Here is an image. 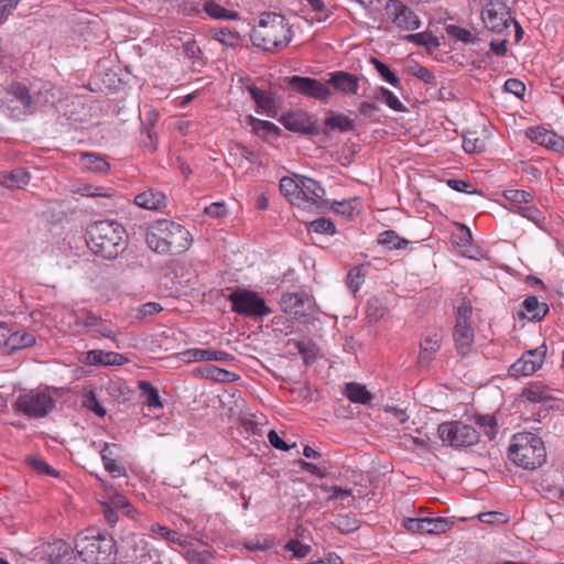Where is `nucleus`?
Masks as SVG:
<instances>
[{"label": "nucleus", "instance_id": "21", "mask_svg": "<svg viewBox=\"0 0 564 564\" xmlns=\"http://www.w3.org/2000/svg\"><path fill=\"white\" fill-rule=\"evenodd\" d=\"M3 344L11 350L22 349L35 344V336L28 332H14L9 334V329L0 327Z\"/></svg>", "mask_w": 564, "mask_h": 564}, {"label": "nucleus", "instance_id": "13", "mask_svg": "<svg viewBox=\"0 0 564 564\" xmlns=\"http://www.w3.org/2000/svg\"><path fill=\"white\" fill-rule=\"evenodd\" d=\"M299 199L303 205H297L304 209L318 210L323 207L325 200V189L313 178L301 176Z\"/></svg>", "mask_w": 564, "mask_h": 564}, {"label": "nucleus", "instance_id": "61", "mask_svg": "<svg viewBox=\"0 0 564 564\" xmlns=\"http://www.w3.org/2000/svg\"><path fill=\"white\" fill-rule=\"evenodd\" d=\"M21 0H0V15L6 21L17 9Z\"/></svg>", "mask_w": 564, "mask_h": 564}, {"label": "nucleus", "instance_id": "18", "mask_svg": "<svg viewBox=\"0 0 564 564\" xmlns=\"http://www.w3.org/2000/svg\"><path fill=\"white\" fill-rule=\"evenodd\" d=\"M328 84L345 95H355L358 91L359 79L356 75L338 70L330 74Z\"/></svg>", "mask_w": 564, "mask_h": 564}, {"label": "nucleus", "instance_id": "44", "mask_svg": "<svg viewBox=\"0 0 564 564\" xmlns=\"http://www.w3.org/2000/svg\"><path fill=\"white\" fill-rule=\"evenodd\" d=\"M446 33L451 37H454L464 43H473L476 40V36L469 30L454 24L446 26Z\"/></svg>", "mask_w": 564, "mask_h": 564}, {"label": "nucleus", "instance_id": "28", "mask_svg": "<svg viewBox=\"0 0 564 564\" xmlns=\"http://www.w3.org/2000/svg\"><path fill=\"white\" fill-rule=\"evenodd\" d=\"M204 12L212 19L215 20H238L239 13L234 10H228L215 0H205L203 4Z\"/></svg>", "mask_w": 564, "mask_h": 564}, {"label": "nucleus", "instance_id": "38", "mask_svg": "<svg viewBox=\"0 0 564 564\" xmlns=\"http://www.w3.org/2000/svg\"><path fill=\"white\" fill-rule=\"evenodd\" d=\"M463 148L467 153H478L485 150L486 143L476 131L464 134Z\"/></svg>", "mask_w": 564, "mask_h": 564}, {"label": "nucleus", "instance_id": "32", "mask_svg": "<svg viewBox=\"0 0 564 564\" xmlns=\"http://www.w3.org/2000/svg\"><path fill=\"white\" fill-rule=\"evenodd\" d=\"M300 185H301V176L297 180H293L291 177H282L280 181V191L281 193L289 198V200L294 205H303V202L299 199L300 195Z\"/></svg>", "mask_w": 564, "mask_h": 564}, {"label": "nucleus", "instance_id": "3", "mask_svg": "<svg viewBox=\"0 0 564 564\" xmlns=\"http://www.w3.org/2000/svg\"><path fill=\"white\" fill-rule=\"evenodd\" d=\"M509 458L520 467L535 469L545 462L544 444L532 433L517 434L509 446Z\"/></svg>", "mask_w": 564, "mask_h": 564}, {"label": "nucleus", "instance_id": "6", "mask_svg": "<svg viewBox=\"0 0 564 564\" xmlns=\"http://www.w3.org/2000/svg\"><path fill=\"white\" fill-rule=\"evenodd\" d=\"M232 312L246 317H263L272 313L265 301L256 292L237 289L228 295Z\"/></svg>", "mask_w": 564, "mask_h": 564}, {"label": "nucleus", "instance_id": "42", "mask_svg": "<svg viewBox=\"0 0 564 564\" xmlns=\"http://www.w3.org/2000/svg\"><path fill=\"white\" fill-rule=\"evenodd\" d=\"M203 376L212 380L228 382L231 381V377L234 375L230 371L218 368L214 365H206L203 369Z\"/></svg>", "mask_w": 564, "mask_h": 564}, {"label": "nucleus", "instance_id": "35", "mask_svg": "<svg viewBox=\"0 0 564 564\" xmlns=\"http://www.w3.org/2000/svg\"><path fill=\"white\" fill-rule=\"evenodd\" d=\"M82 405L100 417H104L107 413L106 409L100 405L94 389L84 390L82 395Z\"/></svg>", "mask_w": 564, "mask_h": 564}, {"label": "nucleus", "instance_id": "4", "mask_svg": "<svg viewBox=\"0 0 564 564\" xmlns=\"http://www.w3.org/2000/svg\"><path fill=\"white\" fill-rule=\"evenodd\" d=\"M78 556L86 564H115L116 541L111 536H78L75 544Z\"/></svg>", "mask_w": 564, "mask_h": 564}, {"label": "nucleus", "instance_id": "14", "mask_svg": "<svg viewBox=\"0 0 564 564\" xmlns=\"http://www.w3.org/2000/svg\"><path fill=\"white\" fill-rule=\"evenodd\" d=\"M289 85L293 90L318 100H326L330 96L329 88L314 78L292 76Z\"/></svg>", "mask_w": 564, "mask_h": 564}, {"label": "nucleus", "instance_id": "25", "mask_svg": "<svg viewBox=\"0 0 564 564\" xmlns=\"http://www.w3.org/2000/svg\"><path fill=\"white\" fill-rule=\"evenodd\" d=\"M308 301V296L301 293H286L281 297V307L284 313L299 315L304 313L305 303Z\"/></svg>", "mask_w": 564, "mask_h": 564}, {"label": "nucleus", "instance_id": "1", "mask_svg": "<svg viewBox=\"0 0 564 564\" xmlns=\"http://www.w3.org/2000/svg\"><path fill=\"white\" fill-rule=\"evenodd\" d=\"M87 232L89 249L104 259H116L128 246L126 230L117 221H96L89 226Z\"/></svg>", "mask_w": 564, "mask_h": 564}, {"label": "nucleus", "instance_id": "62", "mask_svg": "<svg viewBox=\"0 0 564 564\" xmlns=\"http://www.w3.org/2000/svg\"><path fill=\"white\" fill-rule=\"evenodd\" d=\"M479 521L482 523H496V522H505V514L496 511L482 512L478 514Z\"/></svg>", "mask_w": 564, "mask_h": 564}, {"label": "nucleus", "instance_id": "29", "mask_svg": "<svg viewBox=\"0 0 564 564\" xmlns=\"http://www.w3.org/2000/svg\"><path fill=\"white\" fill-rule=\"evenodd\" d=\"M148 246L158 253H167L161 220L156 221L145 237Z\"/></svg>", "mask_w": 564, "mask_h": 564}, {"label": "nucleus", "instance_id": "15", "mask_svg": "<svg viewBox=\"0 0 564 564\" xmlns=\"http://www.w3.org/2000/svg\"><path fill=\"white\" fill-rule=\"evenodd\" d=\"M285 129L301 134H317L318 128L313 118L304 111H292L280 118Z\"/></svg>", "mask_w": 564, "mask_h": 564}, {"label": "nucleus", "instance_id": "23", "mask_svg": "<svg viewBox=\"0 0 564 564\" xmlns=\"http://www.w3.org/2000/svg\"><path fill=\"white\" fill-rule=\"evenodd\" d=\"M442 338L443 337L438 332H435L424 337L420 345L421 350L419 361L421 365H429L433 360L434 355L441 348Z\"/></svg>", "mask_w": 564, "mask_h": 564}, {"label": "nucleus", "instance_id": "17", "mask_svg": "<svg viewBox=\"0 0 564 564\" xmlns=\"http://www.w3.org/2000/svg\"><path fill=\"white\" fill-rule=\"evenodd\" d=\"M528 137L538 144L555 152L564 153V138L543 128H535L528 132Z\"/></svg>", "mask_w": 564, "mask_h": 564}, {"label": "nucleus", "instance_id": "45", "mask_svg": "<svg viewBox=\"0 0 564 564\" xmlns=\"http://www.w3.org/2000/svg\"><path fill=\"white\" fill-rule=\"evenodd\" d=\"M406 41L424 46H438V40L432 32H420L406 35Z\"/></svg>", "mask_w": 564, "mask_h": 564}, {"label": "nucleus", "instance_id": "63", "mask_svg": "<svg viewBox=\"0 0 564 564\" xmlns=\"http://www.w3.org/2000/svg\"><path fill=\"white\" fill-rule=\"evenodd\" d=\"M121 540L129 547L133 549L134 552H137L141 545L145 544V542L141 538H139L135 533L132 532H129L128 534L122 536Z\"/></svg>", "mask_w": 564, "mask_h": 564}, {"label": "nucleus", "instance_id": "58", "mask_svg": "<svg viewBox=\"0 0 564 564\" xmlns=\"http://www.w3.org/2000/svg\"><path fill=\"white\" fill-rule=\"evenodd\" d=\"M29 465L40 474L56 476L55 470L43 459L32 457L28 459Z\"/></svg>", "mask_w": 564, "mask_h": 564}, {"label": "nucleus", "instance_id": "59", "mask_svg": "<svg viewBox=\"0 0 564 564\" xmlns=\"http://www.w3.org/2000/svg\"><path fill=\"white\" fill-rule=\"evenodd\" d=\"M503 87L507 93H510L517 97H521L525 91V85L517 78L507 79Z\"/></svg>", "mask_w": 564, "mask_h": 564}, {"label": "nucleus", "instance_id": "50", "mask_svg": "<svg viewBox=\"0 0 564 564\" xmlns=\"http://www.w3.org/2000/svg\"><path fill=\"white\" fill-rule=\"evenodd\" d=\"M284 549L293 553L294 558H303L311 552V546L299 540H290Z\"/></svg>", "mask_w": 564, "mask_h": 564}, {"label": "nucleus", "instance_id": "2", "mask_svg": "<svg viewBox=\"0 0 564 564\" xmlns=\"http://www.w3.org/2000/svg\"><path fill=\"white\" fill-rule=\"evenodd\" d=\"M250 39L254 46L273 52L285 47L291 42L292 31L284 17L267 13L252 29Z\"/></svg>", "mask_w": 564, "mask_h": 564}, {"label": "nucleus", "instance_id": "12", "mask_svg": "<svg viewBox=\"0 0 564 564\" xmlns=\"http://www.w3.org/2000/svg\"><path fill=\"white\" fill-rule=\"evenodd\" d=\"M546 346L525 351L520 359L511 365L509 373L513 377L531 376L540 369L544 362Z\"/></svg>", "mask_w": 564, "mask_h": 564}, {"label": "nucleus", "instance_id": "53", "mask_svg": "<svg viewBox=\"0 0 564 564\" xmlns=\"http://www.w3.org/2000/svg\"><path fill=\"white\" fill-rule=\"evenodd\" d=\"M513 213L519 214L523 218H527L534 224L539 225L542 220L541 212L534 206H517L516 209H511Z\"/></svg>", "mask_w": 564, "mask_h": 564}, {"label": "nucleus", "instance_id": "7", "mask_svg": "<svg viewBox=\"0 0 564 564\" xmlns=\"http://www.w3.org/2000/svg\"><path fill=\"white\" fill-rule=\"evenodd\" d=\"M437 435L448 446L462 448L478 443L479 433L475 427L462 421L441 423L437 427Z\"/></svg>", "mask_w": 564, "mask_h": 564}, {"label": "nucleus", "instance_id": "51", "mask_svg": "<svg viewBox=\"0 0 564 564\" xmlns=\"http://www.w3.org/2000/svg\"><path fill=\"white\" fill-rule=\"evenodd\" d=\"M471 313V304L464 297L456 310V324H470Z\"/></svg>", "mask_w": 564, "mask_h": 564}, {"label": "nucleus", "instance_id": "46", "mask_svg": "<svg viewBox=\"0 0 564 564\" xmlns=\"http://www.w3.org/2000/svg\"><path fill=\"white\" fill-rule=\"evenodd\" d=\"M371 62H372L375 68L377 69V72L381 75V77L387 83H389L393 87L399 86V84H400L399 78L397 77V75L393 72L390 70V68L384 63L380 62L377 58H372Z\"/></svg>", "mask_w": 564, "mask_h": 564}, {"label": "nucleus", "instance_id": "56", "mask_svg": "<svg viewBox=\"0 0 564 564\" xmlns=\"http://www.w3.org/2000/svg\"><path fill=\"white\" fill-rule=\"evenodd\" d=\"M476 424L484 430V433L489 437L495 435L496 420L491 415H478Z\"/></svg>", "mask_w": 564, "mask_h": 564}, {"label": "nucleus", "instance_id": "9", "mask_svg": "<svg viewBox=\"0 0 564 564\" xmlns=\"http://www.w3.org/2000/svg\"><path fill=\"white\" fill-rule=\"evenodd\" d=\"M485 28L495 33H501L509 26L510 12L508 7L499 0H490L481 11Z\"/></svg>", "mask_w": 564, "mask_h": 564}, {"label": "nucleus", "instance_id": "52", "mask_svg": "<svg viewBox=\"0 0 564 564\" xmlns=\"http://www.w3.org/2000/svg\"><path fill=\"white\" fill-rule=\"evenodd\" d=\"M310 227L318 234L334 235L336 232V227L330 219L327 218H318L313 220L310 224Z\"/></svg>", "mask_w": 564, "mask_h": 564}, {"label": "nucleus", "instance_id": "22", "mask_svg": "<svg viewBox=\"0 0 564 564\" xmlns=\"http://www.w3.org/2000/svg\"><path fill=\"white\" fill-rule=\"evenodd\" d=\"M30 174L22 167L0 173V185L10 189H19L30 182Z\"/></svg>", "mask_w": 564, "mask_h": 564}, {"label": "nucleus", "instance_id": "20", "mask_svg": "<svg viewBox=\"0 0 564 564\" xmlns=\"http://www.w3.org/2000/svg\"><path fill=\"white\" fill-rule=\"evenodd\" d=\"M134 204L144 209L159 210L165 206L166 197L163 192L149 188L134 197Z\"/></svg>", "mask_w": 564, "mask_h": 564}, {"label": "nucleus", "instance_id": "37", "mask_svg": "<svg viewBox=\"0 0 564 564\" xmlns=\"http://www.w3.org/2000/svg\"><path fill=\"white\" fill-rule=\"evenodd\" d=\"M375 98L384 102L390 109L394 111H404L405 107L399 98L389 89L380 87L377 89Z\"/></svg>", "mask_w": 564, "mask_h": 564}, {"label": "nucleus", "instance_id": "26", "mask_svg": "<svg viewBox=\"0 0 564 564\" xmlns=\"http://www.w3.org/2000/svg\"><path fill=\"white\" fill-rule=\"evenodd\" d=\"M80 165L83 169L95 173H106L110 169V164L105 156L93 152L80 153Z\"/></svg>", "mask_w": 564, "mask_h": 564}, {"label": "nucleus", "instance_id": "16", "mask_svg": "<svg viewBox=\"0 0 564 564\" xmlns=\"http://www.w3.org/2000/svg\"><path fill=\"white\" fill-rule=\"evenodd\" d=\"M404 527L411 533H444L449 529L451 522L445 518H409L404 520Z\"/></svg>", "mask_w": 564, "mask_h": 564}, {"label": "nucleus", "instance_id": "36", "mask_svg": "<svg viewBox=\"0 0 564 564\" xmlns=\"http://www.w3.org/2000/svg\"><path fill=\"white\" fill-rule=\"evenodd\" d=\"M139 388L144 398V403L149 408L160 409L162 408V402L159 395L158 390L148 381H140Z\"/></svg>", "mask_w": 564, "mask_h": 564}, {"label": "nucleus", "instance_id": "24", "mask_svg": "<svg viewBox=\"0 0 564 564\" xmlns=\"http://www.w3.org/2000/svg\"><path fill=\"white\" fill-rule=\"evenodd\" d=\"M453 336L458 352L462 356H466L474 340V332L470 324H455Z\"/></svg>", "mask_w": 564, "mask_h": 564}, {"label": "nucleus", "instance_id": "31", "mask_svg": "<svg viewBox=\"0 0 564 564\" xmlns=\"http://www.w3.org/2000/svg\"><path fill=\"white\" fill-rule=\"evenodd\" d=\"M344 394L354 403L368 404L372 400V395L366 387L356 382L347 383Z\"/></svg>", "mask_w": 564, "mask_h": 564}, {"label": "nucleus", "instance_id": "11", "mask_svg": "<svg viewBox=\"0 0 564 564\" xmlns=\"http://www.w3.org/2000/svg\"><path fill=\"white\" fill-rule=\"evenodd\" d=\"M162 229L165 238L167 253H181L191 246L188 230L180 224L162 219Z\"/></svg>", "mask_w": 564, "mask_h": 564}, {"label": "nucleus", "instance_id": "48", "mask_svg": "<svg viewBox=\"0 0 564 564\" xmlns=\"http://www.w3.org/2000/svg\"><path fill=\"white\" fill-rule=\"evenodd\" d=\"M183 52L187 58L193 61V64L203 65V54L195 40L184 43Z\"/></svg>", "mask_w": 564, "mask_h": 564}, {"label": "nucleus", "instance_id": "47", "mask_svg": "<svg viewBox=\"0 0 564 564\" xmlns=\"http://www.w3.org/2000/svg\"><path fill=\"white\" fill-rule=\"evenodd\" d=\"M213 37L223 43L224 45L234 46L239 40V34L227 28H221L214 32Z\"/></svg>", "mask_w": 564, "mask_h": 564}, {"label": "nucleus", "instance_id": "5", "mask_svg": "<svg viewBox=\"0 0 564 564\" xmlns=\"http://www.w3.org/2000/svg\"><path fill=\"white\" fill-rule=\"evenodd\" d=\"M47 100L42 99L40 91L31 95L24 85L14 83L6 91V101L2 108L9 116L20 120L35 112Z\"/></svg>", "mask_w": 564, "mask_h": 564}, {"label": "nucleus", "instance_id": "8", "mask_svg": "<svg viewBox=\"0 0 564 564\" xmlns=\"http://www.w3.org/2000/svg\"><path fill=\"white\" fill-rule=\"evenodd\" d=\"M55 405L54 399L41 391H30L20 394L15 401L18 411L29 417H43L48 414Z\"/></svg>", "mask_w": 564, "mask_h": 564}, {"label": "nucleus", "instance_id": "49", "mask_svg": "<svg viewBox=\"0 0 564 564\" xmlns=\"http://www.w3.org/2000/svg\"><path fill=\"white\" fill-rule=\"evenodd\" d=\"M365 281V274L359 267L352 268L347 275V285L352 293H356Z\"/></svg>", "mask_w": 564, "mask_h": 564}, {"label": "nucleus", "instance_id": "19", "mask_svg": "<svg viewBox=\"0 0 564 564\" xmlns=\"http://www.w3.org/2000/svg\"><path fill=\"white\" fill-rule=\"evenodd\" d=\"M184 360L186 361H230L234 359V357L223 350H215L209 348H195V349H188L183 352Z\"/></svg>", "mask_w": 564, "mask_h": 564}, {"label": "nucleus", "instance_id": "64", "mask_svg": "<svg viewBox=\"0 0 564 564\" xmlns=\"http://www.w3.org/2000/svg\"><path fill=\"white\" fill-rule=\"evenodd\" d=\"M507 42L508 40L501 39V40H492L489 43L490 52H492L497 56H505L507 54Z\"/></svg>", "mask_w": 564, "mask_h": 564}, {"label": "nucleus", "instance_id": "27", "mask_svg": "<svg viewBox=\"0 0 564 564\" xmlns=\"http://www.w3.org/2000/svg\"><path fill=\"white\" fill-rule=\"evenodd\" d=\"M522 395L530 402L541 403L552 400V390L541 382H533L525 387Z\"/></svg>", "mask_w": 564, "mask_h": 564}, {"label": "nucleus", "instance_id": "60", "mask_svg": "<svg viewBox=\"0 0 564 564\" xmlns=\"http://www.w3.org/2000/svg\"><path fill=\"white\" fill-rule=\"evenodd\" d=\"M297 464L301 466L302 469L317 476V477H325L327 475V468L325 466H319L313 463H308L306 460L300 459Z\"/></svg>", "mask_w": 564, "mask_h": 564}, {"label": "nucleus", "instance_id": "39", "mask_svg": "<svg viewBox=\"0 0 564 564\" xmlns=\"http://www.w3.org/2000/svg\"><path fill=\"white\" fill-rule=\"evenodd\" d=\"M325 124L332 130H339L341 132L354 129V121L344 115H334L326 118Z\"/></svg>", "mask_w": 564, "mask_h": 564}, {"label": "nucleus", "instance_id": "41", "mask_svg": "<svg viewBox=\"0 0 564 564\" xmlns=\"http://www.w3.org/2000/svg\"><path fill=\"white\" fill-rule=\"evenodd\" d=\"M151 531L155 534L161 535L165 540L175 543L181 546L186 545V540L182 538L176 531L169 529L167 527L160 525V524H153L151 527Z\"/></svg>", "mask_w": 564, "mask_h": 564}, {"label": "nucleus", "instance_id": "55", "mask_svg": "<svg viewBox=\"0 0 564 564\" xmlns=\"http://www.w3.org/2000/svg\"><path fill=\"white\" fill-rule=\"evenodd\" d=\"M107 503L113 507L116 510H122L128 516H130L132 512L130 502L124 496L120 494H115L111 496L109 502Z\"/></svg>", "mask_w": 564, "mask_h": 564}, {"label": "nucleus", "instance_id": "54", "mask_svg": "<svg viewBox=\"0 0 564 564\" xmlns=\"http://www.w3.org/2000/svg\"><path fill=\"white\" fill-rule=\"evenodd\" d=\"M102 463H104L105 469L112 477H122L126 475V468L116 458H107V456L104 455Z\"/></svg>", "mask_w": 564, "mask_h": 564}, {"label": "nucleus", "instance_id": "40", "mask_svg": "<svg viewBox=\"0 0 564 564\" xmlns=\"http://www.w3.org/2000/svg\"><path fill=\"white\" fill-rule=\"evenodd\" d=\"M503 196L512 204L511 209H516L521 204H528L533 200V195L522 189H507Z\"/></svg>", "mask_w": 564, "mask_h": 564}, {"label": "nucleus", "instance_id": "30", "mask_svg": "<svg viewBox=\"0 0 564 564\" xmlns=\"http://www.w3.org/2000/svg\"><path fill=\"white\" fill-rule=\"evenodd\" d=\"M522 305L530 321H541L549 312V305L536 296H528Z\"/></svg>", "mask_w": 564, "mask_h": 564}, {"label": "nucleus", "instance_id": "34", "mask_svg": "<svg viewBox=\"0 0 564 564\" xmlns=\"http://www.w3.org/2000/svg\"><path fill=\"white\" fill-rule=\"evenodd\" d=\"M248 90L258 107L263 109L268 115H271L274 111L275 105L271 94L261 90L256 86H250Z\"/></svg>", "mask_w": 564, "mask_h": 564}, {"label": "nucleus", "instance_id": "10", "mask_svg": "<svg viewBox=\"0 0 564 564\" xmlns=\"http://www.w3.org/2000/svg\"><path fill=\"white\" fill-rule=\"evenodd\" d=\"M384 9L388 18L400 30L414 31L421 25L415 12L399 0H389Z\"/></svg>", "mask_w": 564, "mask_h": 564}, {"label": "nucleus", "instance_id": "43", "mask_svg": "<svg viewBox=\"0 0 564 564\" xmlns=\"http://www.w3.org/2000/svg\"><path fill=\"white\" fill-rule=\"evenodd\" d=\"M406 69L410 75L415 76L425 84H434L435 82L434 74L429 68L417 63L409 65Z\"/></svg>", "mask_w": 564, "mask_h": 564}, {"label": "nucleus", "instance_id": "57", "mask_svg": "<svg viewBox=\"0 0 564 564\" xmlns=\"http://www.w3.org/2000/svg\"><path fill=\"white\" fill-rule=\"evenodd\" d=\"M312 10L315 12V19L318 22L327 20L329 17L328 10L325 8L324 0H306Z\"/></svg>", "mask_w": 564, "mask_h": 564}, {"label": "nucleus", "instance_id": "33", "mask_svg": "<svg viewBox=\"0 0 564 564\" xmlns=\"http://www.w3.org/2000/svg\"><path fill=\"white\" fill-rule=\"evenodd\" d=\"M378 243L388 250H400L406 248L409 241L401 238L394 230H386L379 234Z\"/></svg>", "mask_w": 564, "mask_h": 564}]
</instances>
